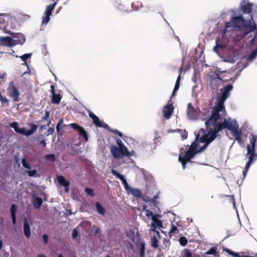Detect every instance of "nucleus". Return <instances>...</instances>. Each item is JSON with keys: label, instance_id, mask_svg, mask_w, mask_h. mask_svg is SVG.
<instances>
[{"label": "nucleus", "instance_id": "nucleus-1", "mask_svg": "<svg viewBox=\"0 0 257 257\" xmlns=\"http://www.w3.org/2000/svg\"><path fill=\"white\" fill-rule=\"evenodd\" d=\"M253 29L250 22L245 21L242 17H232L230 21L225 24L222 38L216 40L213 51L219 55L221 50L229 46L230 42L239 41Z\"/></svg>", "mask_w": 257, "mask_h": 257}, {"label": "nucleus", "instance_id": "nucleus-2", "mask_svg": "<svg viewBox=\"0 0 257 257\" xmlns=\"http://www.w3.org/2000/svg\"><path fill=\"white\" fill-rule=\"evenodd\" d=\"M225 114V110L224 109L223 113L221 114L217 109H213L211 115L208 111L206 114V117H202V118L205 121V125L208 128L209 133L207 135L205 136L201 139V142L205 143L200 149H197L195 153L199 151L202 148L205 147L207 145L212 142L218 136V133L223 128H227L233 134L235 132L239 131L237 122L234 119L227 117L223 119Z\"/></svg>", "mask_w": 257, "mask_h": 257}, {"label": "nucleus", "instance_id": "nucleus-3", "mask_svg": "<svg viewBox=\"0 0 257 257\" xmlns=\"http://www.w3.org/2000/svg\"><path fill=\"white\" fill-rule=\"evenodd\" d=\"M206 126H207L206 125ZM207 132H208L207 134L202 135L199 140H198V138H199V137L200 135V134H198V135H196V140L194 141V142L193 143H192V144L191 145L189 150L185 153V154H184V155L181 154L179 156L178 160H179V161L181 163L183 169H185V167H186L185 165L186 164V163H187L188 162H189L190 160L191 159H192L195 155H196L199 152H201L202 150H203L204 149H205L208 146V145H207L205 147H204V148L203 147L202 148H201L199 151L198 150L197 152H196H196L195 153V151H196V150H197V149L198 150L199 149H200L199 147L203 146L204 145V144H205L206 143V142L205 143L202 142L201 139L202 137H203L207 135L208 134L209 130H208V128H207ZM199 134H201V132H199Z\"/></svg>", "mask_w": 257, "mask_h": 257}, {"label": "nucleus", "instance_id": "nucleus-4", "mask_svg": "<svg viewBox=\"0 0 257 257\" xmlns=\"http://www.w3.org/2000/svg\"><path fill=\"white\" fill-rule=\"evenodd\" d=\"M233 89L232 84H228L220 90V97L218 98L217 103L215 104L213 109H217L219 112L223 113L224 102L230 94V92Z\"/></svg>", "mask_w": 257, "mask_h": 257}, {"label": "nucleus", "instance_id": "nucleus-5", "mask_svg": "<svg viewBox=\"0 0 257 257\" xmlns=\"http://www.w3.org/2000/svg\"><path fill=\"white\" fill-rule=\"evenodd\" d=\"M257 140V137L251 135L249 138V144L247 146L246 157L248 162L246 164L247 169H249L251 164L257 159V156L254 153L255 145Z\"/></svg>", "mask_w": 257, "mask_h": 257}, {"label": "nucleus", "instance_id": "nucleus-6", "mask_svg": "<svg viewBox=\"0 0 257 257\" xmlns=\"http://www.w3.org/2000/svg\"><path fill=\"white\" fill-rule=\"evenodd\" d=\"M9 126L13 128L15 131L21 135L29 137L33 135L37 130L38 126L34 123H30L29 126L30 128V130H26L25 128H19L18 126V123L17 122H13L9 124Z\"/></svg>", "mask_w": 257, "mask_h": 257}, {"label": "nucleus", "instance_id": "nucleus-7", "mask_svg": "<svg viewBox=\"0 0 257 257\" xmlns=\"http://www.w3.org/2000/svg\"><path fill=\"white\" fill-rule=\"evenodd\" d=\"M209 111L210 112V114L211 115L212 111H210L209 110H205V112H203L201 115H199L200 110L198 107L195 108L193 107L191 103H189L187 106V116L189 119L191 120H196L198 118H200L204 120L202 117H206V115L207 114V112Z\"/></svg>", "mask_w": 257, "mask_h": 257}, {"label": "nucleus", "instance_id": "nucleus-8", "mask_svg": "<svg viewBox=\"0 0 257 257\" xmlns=\"http://www.w3.org/2000/svg\"><path fill=\"white\" fill-rule=\"evenodd\" d=\"M206 79L211 88L213 90L217 89L218 87L222 83V79L220 78L219 75L216 73L208 74L206 76Z\"/></svg>", "mask_w": 257, "mask_h": 257}, {"label": "nucleus", "instance_id": "nucleus-9", "mask_svg": "<svg viewBox=\"0 0 257 257\" xmlns=\"http://www.w3.org/2000/svg\"><path fill=\"white\" fill-rule=\"evenodd\" d=\"M8 95L12 98L14 101L18 102L20 101V92L18 89L16 87L13 82H10L7 89Z\"/></svg>", "mask_w": 257, "mask_h": 257}, {"label": "nucleus", "instance_id": "nucleus-10", "mask_svg": "<svg viewBox=\"0 0 257 257\" xmlns=\"http://www.w3.org/2000/svg\"><path fill=\"white\" fill-rule=\"evenodd\" d=\"M56 5L57 2H55L53 5H50L46 7L42 18V24L43 25H46L49 22L50 20V17L51 16L52 13L54 10Z\"/></svg>", "mask_w": 257, "mask_h": 257}, {"label": "nucleus", "instance_id": "nucleus-11", "mask_svg": "<svg viewBox=\"0 0 257 257\" xmlns=\"http://www.w3.org/2000/svg\"><path fill=\"white\" fill-rule=\"evenodd\" d=\"M110 152L113 158L115 159H121L124 156H126V154L124 151L114 145L111 146Z\"/></svg>", "mask_w": 257, "mask_h": 257}, {"label": "nucleus", "instance_id": "nucleus-12", "mask_svg": "<svg viewBox=\"0 0 257 257\" xmlns=\"http://www.w3.org/2000/svg\"><path fill=\"white\" fill-rule=\"evenodd\" d=\"M174 110L173 103L169 101L168 103L164 106L163 109V116L166 119L171 117Z\"/></svg>", "mask_w": 257, "mask_h": 257}, {"label": "nucleus", "instance_id": "nucleus-13", "mask_svg": "<svg viewBox=\"0 0 257 257\" xmlns=\"http://www.w3.org/2000/svg\"><path fill=\"white\" fill-rule=\"evenodd\" d=\"M111 172V173L114 176H115L117 178L120 179L122 183V184L124 186V188H125V190H129L130 191H131V190L132 188H131L128 186V184L127 183V182L125 180V177L124 175H120V174L117 173L115 170H114L113 169H112Z\"/></svg>", "mask_w": 257, "mask_h": 257}, {"label": "nucleus", "instance_id": "nucleus-14", "mask_svg": "<svg viewBox=\"0 0 257 257\" xmlns=\"http://www.w3.org/2000/svg\"><path fill=\"white\" fill-rule=\"evenodd\" d=\"M12 38L11 37H0V46L13 47L15 46Z\"/></svg>", "mask_w": 257, "mask_h": 257}, {"label": "nucleus", "instance_id": "nucleus-15", "mask_svg": "<svg viewBox=\"0 0 257 257\" xmlns=\"http://www.w3.org/2000/svg\"><path fill=\"white\" fill-rule=\"evenodd\" d=\"M257 56V48L251 53H250L246 58V60L247 62L244 63V62H241L237 63L238 67L240 68V66L242 64H243V68H245L247 67V63L252 62Z\"/></svg>", "mask_w": 257, "mask_h": 257}, {"label": "nucleus", "instance_id": "nucleus-16", "mask_svg": "<svg viewBox=\"0 0 257 257\" xmlns=\"http://www.w3.org/2000/svg\"><path fill=\"white\" fill-rule=\"evenodd\" d=\"M69 125L73 128L77 130L79 133L80 135L82 136L84 138L86 142L88 141L87 133L82 127L78 125L77 123H71Z\"/></svg>", "mask_w": 257, "mask_h": 257}, {"label": "nucleus", "instance_id": "nucleus-17", "mask_svg": "<svg viewBox=\"0 0 257 257\" xmlns=\"http://www.w3.org/2000/svg\"><path fill=\"white\" fill-rule=\"evenodd\" d=\"M12 38L13 40H15L13 41L15 45L18 44H23L26 41L23 35L20 33H17L13 35Z\"/></svg>", "mask_w": 257, "mask_h": 257}, {"label": "nucleus", "instance_id": "nucleus-18", "mask_svg": "<svg viewBox=\"0 0 257 257\" xmlns=\"http://www.w3.org/2000/svg\"><path fill=\"white\" fill-rule=\"evenodd\" d=\"M116 142L117 144L118 145V147L121 148L122 150L125 152V153L126 154V157H130L135 155V152H130L128 149L124 146V145L123 144V143H122L120 139H117Z\"/></svg>", "mask_w": 257, "mask_h": 257}, {"label": "nucleus", "instance_id": "nucleus-19", "mask_svg": "<svg viewBox=\"0 0 257 257\" xmlns=\"http://www.w3.org/2000/svg\"><path fill=\"white\" fill-rule=\"evenodd\" d=\"M58 181L60 185L64 187L65 191L68 192L69 183L62 176L58 177Z\"/></svg>", "mask_w": 257, "mask_h": 257}, {"label": "nucleus", "instance_id": "nucleus-20", "mask_svg": "<svg viewBox=\"0 0 257 257\" xmlns=\"http://www.w3.org/2000/svg\"><path fill=\"white\" fill-rule=\"evenodd\" d=\"M24 233L27 238H30L31 236L30 227L29 223L26 220H25L24 223Z\"/></svg>", "mask_w": 257, "mask_h": 257}, {"label": "nucleus", "instance_id": "nucleus-21", "mask_svg": "<svg viewBox=\"0 0 257 257\" xmlns=\"http://www.w3.org/2000/svg\"><path fill=\"white\" fill-rule=\"evenodd\" d=\"M151 223H154L155 226L158 229H161L163 227L162 221L159 219L157 216L152 218Z\"/></svg>", "mask_w": 257, "mask_h": 257}, {"label": "nucleus", "instance_id": "nucleus-22", "mask_svg": "<svg viewBox=\"0 0 257 257\" xmlns=\"http://www.w3.org/2000/svg\"><path fill=\"white\" fill-rule=\"evenodd\" d=\"M254 7V5L251 3H247L242 7V10L244 13L249 14L251 12L252 9Z\"/></svg>", "mask_w": 257, "mask_h": 257}, {"label": "nucleus", "instance_id": "nucleus-23", "mask_svg": "<svg viewBox=\"0 0 257 257\" xmlns=\"http://www.w3.org/2000/svg\"><path fill=\"white\" fill-rule=\"evenodd\" d=\"M8 17L5 14H0V29L5 28L6 26V20Z\"/></svg>", "mask_w": 257, "mask_h": 257}, {"label": "nucleus", "instance_id": "nucleus-24", "mask_svg": "<svg viewBox=\"0 0 257 257\" xmlns=\"http://www.w3.org/2000/svg\"><path fill=\"white\" fill-rule=\"evenodd\" d=\"M169 133L177 132L180 135V136L183 139H185L187 137V133L185 130H170Z\"/></svg>", "mask_w": 257, "mask_h": 257}, {"label": "nucleus", "instance_id": "nucleus-25", "mask_svg": "<svg viewBox=\"0 0 257 257\" xmlns=\"http://www.w3.org/2000/svg\"><path fill=\"white\" fill-rule=\"evenodd\" d=\"M61 99V97L59 94L52 95V102L55 104H59Z\"/></svg>", "mask_w": 257, "mask_h": 257}, {"label": "nucleus", "instance_id": "nucleus-26", "mask_svg": "<svg viewBox=\"0 0 257 257\" xmlns=\"http://www.w3.org/2000/svg\"><path fill=\"white\" fill-rule=\"evenodd\" d=\"M130 191L132 194L135 197L138 198L142 197V193L140 190L137 188H132Z\"/></svg>", "mask_w": 257, "mask_h": 257}, {"label": "nucleus", "instance_id": "nucleus-27", "mask_svg": "<svg viewBox=\"0 0 257 257\" xmlns=\"http://www.w3.org/2000/svg\"><path fill=\"white\" fill-rule=\"evenodd\" d=\"M93 122L96 126L98 127H106L107 126V125L101 122L98 117L93 120Z\"/></svg>", "mask_w": 257, "mask_h": 257}, {"label": "nucleus", "instance_id": "nucleus-28", "mask_svg": "<svg viewBox=\"0 0 257 257\" xmlns=\"http://www.w3.org/2000/svg\"><path fill=\"white\" fill-rule=\"evenodd\" d=\"M233 136L234 137L235 140L237 141L238 144L239 145H241V136H242V133L240 130L235 132L234 134H232Z\"/></svg>", "mask_w": 257, "mask_h": 257}, {"label": "nucleus", "instance_id": "nucleus-29", "mask_svg": "<svg viewBox=\"0 0 257 257\" xmlns=\"http://www.w3.org/2000/svg\"><path fill=\"white\" fill-rule=\"evenodd\" d=\"M33 205L35 208H39L43 203L42 199L41 198L37 197L34 198L33 201Z\"/></svg>", "mask_w": 257, "mask_h": 257}, {"label": "nucleus", "instance_id": "nucleus-30", "mask_svg": "<svg viewBox=\"0 0 257 257\" xmlns=\"http://www.w3.org/2000/svg\"><path fill=\"white\" fill-rule=\"evenodd\" d=\"M95 206H96V209L99 214H100L101 215L105 214L104 208L101 205V204L98 202H97L96 203Z\"/></svg>", "mask_w": 257, "mask_h": 257}, {"label": "nucleus", "instance_id": "nucleus-31", "mask_svg": "<svg viewBox=\"0 0 257 257\" xmlns=\"http://www.w3.org/2000/svg\"><path fill=\"white\" fill-rule=\"evenodd\" d=\"M180 75H179V76L177 78V79L176 80L175 85L174 88V90L172 93V96L175 95V93L179 89V86H180Z\"/></svg>", "mask_w": 257, "mask_h": 257}, {"label": "nucleus", "instance_id": "nucleus-32", "mask_svg": "<svg viewBox=\"0 0 257 257\" xmlns=\"http://www.w3.org/2000/svg\"><path fill=\"white\" fill-rule=\"evenodd\" d=\"M151 245L153 247L157 248L159 246L158 240L156 236H153L151 239Z\"/></svg>", "mask_w": 257, "mask_h": 257}, {"label": "nucleus", "instance_id": "nucleus-33", "mask_svg": "<svg viewBox=\"0 0 257 257\" xmlns=\"http://www.w3.org/2000/svg\"><path fill=\"white\" fill-rule=\"evenodd\" d=\"M26 173L28 174L30 177H37L39 175H37V171L36 170H27Z\"/></svg>", "mask_w": 257, "mask_h": 257}, {"label": "nucleus", "instance_id": "nucleus-34", "mask_svg": "<svg viewBox=\"0 0 257 257\" xmlns=\"http://www.w3.org/2000/svg\"><path fill=\"white\" fill-rule=\"evenodd\" d=\"M224 250L229 254L232 255L234 257H239V255H238L237 253L234 252L228 248H224Z\"/></svg>", "mask_w": 257, "mask_h": 257}, {"label": "nucleus", "instance_id": "nucleus-35", "mask_svg": "<svg viewBox=\"0 0 257 257\" xmlns=\"http://www.w3.org/2000/svg\"><path fill=\"white\" fill-rule=\"evenodd\" d=\"M157 228L155 226L154 223H151V228L149 230V232L153 231V232L156 233L157 235L159 236L160 235V233H159V232L158 230H157Z\"/></svg>", "mask_w": 257, "mask_h": 257}, {"label": "nucleus", "instance_id": "nucleus-36", "mask_svg": "<svg viewBox=\"0 0 257 257\" xmlns=\"http://www.w3.org/2000/svg\"><path fill=\"white\" fill-rule=\"evenodd\" d=\"M31 56H32V53H28V54H26L22 56H19V57L20 58H21L23 61L25 62V61H26V60L30 58Z\"/></svg>", "mask_w": 257, "mask_h": 257}, {"label": "nucleus", "instance_id": "nucleus-37", "mask_svg": "<svg viewBox=\"0 0 257 257\" xmlns=\"http://www.w3.org/2000/svg\"><path fill=\"white\" fill-rule=\"evenodd\" d=\"M145 214L147 217L151 218V219H152L153 217H155L157 216V215H154L153 212L150 210H146Z\"/></svg>", "mask_w": 257, "mask_h": 257}, {"label": "nucleus", "instance_id": "nucleus-38", "mask_svg": "<svg viewBox=\"0 0 257 257\" xmlns=\"http://www.w3.org/2000/svg\"><path fill=\"white\" fill-rule=\"evenodd\" d=\"M183 257H192L191 252L188 249H185L182 252Z\"/></svg>", "mask_w": 257, "mask_h": 257}, {"label": "nucleus", "instance_id": "nucleus-39", "mask_svg": "<svg viewBox=\"0 0 257 257\" xmlns=\"http://www.w3.org/2000/svg\"><path fill=\"white\" fill-rule=\"evenodd\" d=\"M22 164L23 166H24V167H25V168H27L28 169H31L30 165L27 163V160L25 158L22 159Z\"/></svg>", "mask_w": 257, "mask_h": 257}, {"label": "nucleus", "instance_id": "nucleus-40", "mask_svg": "<svg viewBox=\"0 0 257 257\" xmlns=\"http://www.w3.org/2000/svg\"><path fill=\"white\" fill-rule=\"evenodd\" d=\"M187 240L185 237H181L179 239V242L183 246H185L187 243Z\"/></svg>", "mask_w": 257, "mask_h": 257}, {"label": "nucleus", "instance_id": "nucleus-41", "mask_svg": "<svg viewBox=\"0 0 257 257\" xmlns=\"http://www.w3.org/2000/svg\"><path fill=\"white\" fill-rule=\"evenodd\" d=\"M17 210V207L16 205L13 204L11 208V216L16 215V212Z\"/></svg>", "mask_w": 257, "mask_h": 257}, {"label": "nucleus", "instance_id": "nucleus-42", "mask_svg": "<svg viewBox=\"0 0 257 257\" xmlns=\"http://www.w3.org/2000/svg\"><path fill=\"white\" fill-rule=\"evenodd\" d=\"M145 245L144 244H141V248L140 250V257H144L145 256Z\"/></svg>", "mask_w": 257, "mask_h": 257}, {"label": "nucleus", "instance_id": "nucleus-43", "mask_svg": "<svg viewBox=\"0 0 257 257\" xmlns=\"http://www.w3.org/2000/svg\"><path fill=\"white\" fill-rule=\"evenodd\" d=\"M49 114H50L49 112L48 111H46L45 112V115L42 118V119H44V120L46 119V120H48V123H47L48 125H49L50 123H51V121L50 120H49Z\"/></svg>", "mask_w": 257, "mask_h": 257}, {"label": "nucleus", "instance_id": "nucleus-44", "mask_svg": "<svg viewBox=\"0 0 257 257\" xmlns=\"http://www.w3.org/2000/svg\"><path fill=\"white\" fill-rule=\"evenodd\" d=\"M45 159L50 161H54L55 160V156L53 154L47 155L45 156Z\"/></svg>", "mask_w": 257, "mask_h": 257}, {"label": "nucleus", "instance_id": "nucleus-45", "mask_svg": "<svg viewBox=\"0 0 257 257\" xmlns=\"http://www.w3.org/2000/svg\"><path fill=\"white\" fill-rule=\"evenodd\" d=\"M216 252V248L212 247L210 249H209L207 252H206V254H215Z\"/></svg>", "mask_w": 257, "mask_h": 257}, {"label": "nucleus", "instance_id": "nucleus-46", "mask_svg": "<svg viewBox=\"0 0 257 257\" xmlns=\"http://www.w3.org/2000/svg\"><path fill=\"white\" fill-rule=\"evenodd\" d=\"M163 244L165 248L168 247L170 244L169 240L166 238H164Z\"/></svg>", "mask_w": 257, "mask_h": 257}, {"label": "nucleus", "instance_id": "nucleus-47", "mask_svg": "<svg viewBox=\"0 0 257 257\" xmlns=\"http://www.w3.org/2000/svg\"><path fill=\"white\" fill-rule=\"evenodd\" d=\"M85 192L86 193L89 195L90 196H94V193H93V189H91V188H87L85 189Z\"/></svg>", "mask_w": 257, "mask_h": 257}, {"label": "nucleus", "instance_id": "nucleus-48", "mask_svg": "<svg viewBox=\"0 0 257 257\" xmlns=\"http://www.w3.org/2000/svg\"><path fill=\"white\" fill-rule=\"evenodd\" d=\"M177 230V227L175 225L172 224L171 229L169 231V233L170 234L171 233H175L176 231Z\"/></svg>", "mask_w": 257, "mask_h": 257}, {"label": "nucleus", "instance_id": "nucleus-49", "mask_svg": "<svg viewBox=\"0 0 257 257\" xmlns=\"http://www.w3.org/2000/svg\"><path fill=\"white\" fill-rule=\"evenodd\" d=\"M78 235V230H77V228H76L73 229L72 231V237L74 238H75L77 237Z\"/></svg>", "mask_w": 257, "mask_h": 257}, {"label": "nucleus", "instance_id": "nucleus-50", "mask_svg": "<svg viewBox=\"0 0 257 257\" xmlns=\"http://www.w3.org/2000/svg\"><path fill=\"white\" fill-rule=\"evenodd\" d=\"M89 117L92 119L94 120L95 118H97V116L95 115L94 113H92L91 111H88Z\"/></svg>", "mask_w": 257, "mask_h": 257}, {"label": "nucleus", "instance_id": "nucleus-51", "mask_svg": "<svg viewBox=\"0 0 257 257\" xmlns=\"http://www.w3.org/2000/svg\"><path fill=\"white\" fill-rule=\"evenodd\" d=\"M54 127L53 126L50 127L48 130L47 136L52 135L54 133Z\"/></svg>", "mask_w": 257, "mask_h": 257}, {"label": "nucleus", "instance_id": "nucleus-52", "mask_svg": "<svg viewBox=\"0 0 257 257\" xmlns=\"http://www.w3.org/2000/svg\"><path fill=\"white\" fill-rule=\"evenodd\" d=\"M114 134L118 135L120 137H122V134L121 132H119L117 130H112L111 131Z\"/></svg>", "mask_w": 257, "mask_h": 257}, {"label": "nucleus", "instance_id": "nucleus-53", "mask_svg": "<svg viewBox=\"0 0 257 257\" xmlns=\"http://www.w3.org/2000/svg\"><path fill=\"white\" fill-rule=\"evenodd\" d=\"M229 13V11H228V12H224V13H223L221 15V17L222 19H226L227 17L228 16V13Z\"/></svg>", "mask_w": 257, "mask_h": 257}, {"label": "nucleus", "instance_id": "nucleus-54", "mask_svg": "<svg viewBox=\"0 0 257 257\" xmlns=\"http://www.w3.org/2000/svg\"><path fill=\"white\" fill-rule=\"evenodd\" d=\"M48 236L46 234H44L43 235V239L44 240V241L45 242V243H48Z\"/></svg>", "mask_w": 257, "mask_h": 257}, {"label": "nucleus", "instance_id": "nucleus-55", "mask_svg": "<svg viewBox=\"0 0 257 257\" xmlns=\"http://www.w3.org/2000/svg\"><path fill=\"white\" fill-rule=\"evenodd\" d=\"M248 170H249V169H247L246 165H245V170L243 171V178H244L245 177V176L246 175V174H247V172Z\"/></svg>", "mask_w": 257, "mask_h": 257}, {"label": "nucleus", "instance_id": "nucleus-56", "mask_svg": "<svg viewBox=\"0 0 257 257\" xmlns=\"http://www.w3.org/2000/svg\"><path fill=\"white\" fill-rule=\"evenodd\" d=\"M12 219L13 224H15L16 223V215H12Z\"/></svg>", "mask_w": 257, "mask_h": 257}, {"label": "nucleus", "instance_id": "nucleus-57", "mask_svg": "<svg viewBox=\"0 0 257 257\" xmlns=\"http://www.w3.org/2000/svg\"><path fill=\"white\" fill-rule=\"evenodd\" d=\"M51 92L52 93V94H54L55 93V87L54 85H51Z\"/></svg>", "mask_w": 257, "mask_h": 257}, {"label": "nucleus", "instance_id": "nucleus-58", "mask_svg": "<svg viewBox=\"0 0 257 257\" xmlns=\"http://www.w3.org/2000/svg\"><path fill=\"white\" fill-rule=\"evenodd\" d=\"M60 125H59L58 123L56 125V130H57V132L58 133H59V132H60Z\"/></svg>", "mask_w": 257, "mask_h": 257}, {"label": "nucleus", "instance_id": "nucleus-59", "mask_svg": "<svg viewBox=\"0 0 257 257\" xmlns=\"http://www.w3.org/2000/svg\"><path fill=\"white\" fill-rule=\"evenodd\" d=\"M40 144L43 146V147H45L46 146V143L45 142V141L44 140H42L41 142H40Z\"/></svg>", "mask_w": 257, "mask_h": 257}, {"label": "nucleus", "instance_id": "nucleus-60", "mask_svg": "<svg viewBox=\"0 0 257 257\" xmlns=\"http://www.w3.org/2000/svg\"><path fill=\"white\" fill-rule=\"evenodd\" d=\"M232 198V203H233V207L236 210V206H235V202H234V198L233 197V196H231Z\"/></svg>", "mask_w": 257, "mask_h": 257}, {"label": "nucleus", "instance_id": "nucleus-61", "mask_svg": "<svg viewBox=\"0 0 257 257\" xmlns=\"http://www.w3.org/2000/svg\"><path fill=\"white\" fill-rule=\"evenodd\" d=\"M149 209H147V207L146 205H144L143 207V211L146 212V210H148Z\"/></svg>", "mask_w": 257, "mask_h": 257}, {"label": "nucleus", "instance_id": "nucleus-62", "mask_svg": "<svg viewBox=\"0 0 257 257\" xmlns=\"http://www.w3.org/2000/svg\"><path fill=\"white\" fill-rule=\"evenodd\" d=\"M38 257H47V256L44 254L41 253V254H39Z\"/></svg>", "mask_w": 257, "mask_h": 257}, {"label": "nucleus", "instance_id": "nucleus-63", "mask_svg": "<svg viewBox=\"0 0 257 257\" xmlns=\"http://www.w3.org/2000/svg\"><path fill=\"white\" fill-rule=\"evenodd\" d=\"M63 122V119H61L59 120V122L58 123V124H59V125H61V124H62Z\"/></svg>", "mask_w": 257, "mask_h": 257}, {"label": "nucleus", "instance_id": "nucleus-64", "mask_svg": "<svg viewBox=\"0 0 257 257\" xmlns=\"http://www.w3.org/2000/svg\"><path fill=\"white\" fill-rule=\"evenodd\" d=\"M3 246V242L0 240V249L2 248Z\"/></svg>", "mask_w": 257, "mask_h": 257}]
</instances>
